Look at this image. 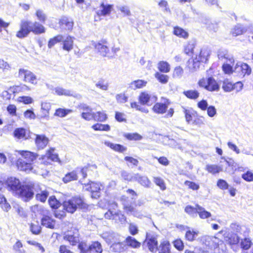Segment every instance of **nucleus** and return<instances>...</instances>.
<instances>
[{
  "mask_svg": "<svg viewBox=\"0 0 253 253\" xmlns=\"http://www.w3.org/2000/svg\"><path fill=\"white\" fill-rule=\"evenodd\" d=\"M146 242L149 250L152 253H155L158 248V242L157 238L151 237L147 239Z\"/></svg>",
  "mask_w": 253,
  "mask_h": 253,
  "instance_id": "dca6fc26",
  "label": "nucleus"
},
{
  "mask_svg": "<svg viewBox=\"0 0 253 253\" xmlns=\"http://www.w3.org/2000/svg\"><path fill=\"white\" fill-rule=\"evenodd\" d=\"M63 207L70 213H74L77 209L87 210L88 204L80 196H74L71 199L64 201L62 204Z\"/></svg>",
  "mask_w": 253,
  "mask_h": 253,
  "instance_id": "20e7f679",
  "label": "nucleus"
},
{
  "mask_svg": "<svg viewBox=\"0 0 253 253\" xmlns=\"http://www.w3.org/2000/svg\"><path fill=\"white\" fill-rule=\"evenodd\" d=\"M218 57L219 59H226L228 60L230 63L234 62V59L228 54L226 50H220L218 52Z\"/></svg>",
  "mask_w": 253,
  "mask_h": 253,
  "instance_id": "4c0bfd02",
  "label": "nucleus"
},
{
  "mask_svg": "<svg viewBox=\"0 0 253 253\" xmlns=\"http://www.w3.org/2000/svg\"><path fill=\"white\" fill-rule=\"evenodd\" d=\"M41 224L42 226L49 229H54L55 226L56 221L51 216L44 215L41 220Z\"/></svg>",
  "mask_w": 253,
  "mask_h": 253,
  "instance_id": "2eb2a0df",
  "label": "nucleus"
},
{
  "mask_svg": "<svg viewBox=\"0 0 253 253\" xmlns=\"http://www.w3.org/2000/svg\"><path fill=\"white\" fill-rule=\"evenodd\" d=\"M153 181L155 184L157 186H159L161 190L164 191L167 189L165 182L161 177L158 176L154 177Z\"/></svg>",
  "mask_w": 253,
  "mask_h": 253,
  "instance_id": "e433bc0d",
  "label": "nucleus"
},
{
  "mask_svg": "<svg viewBox=\"0 0 253 253\" xmlns=\"http://www.w3.org/2000/svg\"><path fill=\"white\" fill-rule=\"evenodd\" d=\"M198 231L188 228L185 234V239L189 242H193L195 240L196 237L198 235Z\"/></svg>",
  "mask_w": 253,
  "mask_h": 253,
  "instance_id": "bb28decb",
  "label": "nucleus"
},
{
  "mask_svg": "<svg viewBox=\"0 0 253 253\" xmlns=\"http://www.w3.org/2000/svg\"><path fill=\"white\" fill-rule=\"evenodd\" d=\"M63 42V49L68 51L72 49L73 47V40L70 36H68L62 41Z\"/></svg>",
  "mask_w": 253,
  "mask_h": 253,
  "instance_id": "cd10ccee",
  "label": "nucleus"
},
{
  "mask_svg": "<svg viewBox=\"0 0 253 253\" xmlns=\"http://www.w3.org/2000/svg\"><path fill=\"white\" fill-rule=\"evenodd\" d=\"M123 209L127 214L135 215L137 211L135 207L130 204L125 205L123 206Z\"/></svg>",
  "mask_w": 253,
  "mask_h": 253,
  "instance_id": "de8ad7c7",
  "label": "nucleus"
},
{
  "mask_svg": "<svg viewBox=\"0 0 253 253\" xmlns=\"http://www.w3.org/2000/svg\"><path fill=\"white\" fill-rule=\"evenodd\" d=\"M95 50L102 56H107L109 52V49L107 46L106 41H101L94 45Z\"/></svg>",
  "mask_w": 253,
  "mask_h": 253,
  "instance_id": "f8f14e48",
  "label": "nucleus"
},
{
  "mask_svg": "<svg viewBox=\"0 0 253 253\" xmlns=\"http://www.w3.org/2000/svg\"><path fill=\"white\" fill-rule=\"evenodd\" d=\"M34 193V184H25L22 185L16 196L27 202L33 198Z\"/></svg>",
  "mask_w": 253,
  "mask_h": 253,
  "instance_id": "423d86ee",
  "label": "nucleus"
},
{
  "mask_svg": "<svg viewBox=\"0 0 253 253\" xmlns=\"http://www.w3.org/2000/svg\"><path fill=\"white\" fill-rule=\"evenodd\" d=\"M242 70L240 76H245L246 74L250 75L251 73V68L246 63H243L241 65Z\"/></svg>",
  "mask_w": 253,
  "mask_h": 253,
  "instance_id": "680f3d73",
  "label": "nucleus"
},
{
  "mask_svg": "<svg viewBox=\"0 0 253 253\" xmlns=\"http://www.w3.org/2000/svg\"><path fill=\"white\" fill-rule=\"evenodd\" d=\"M101 9H99L96 11L98 15H106L109 14L111 11L112 6L111 5H105L102 3L100 6Z\"/></svg>",
  "mask_w": 253,
  "mask_h": 253,
  "instance_id": "7c9ffc66",
  "label": "nucleus"
},
{
  "mask_svg": "<svg viewBox=\"0 0 253 253\" xmlns=\"http://www.w3.org/2000/svg\"><path fill=\"white\" fill-rule=\"evenodd\" d=\"M147 82L142 80H138L131 82L129 84V87L132 89L142 88L146 86Z\"/></svg>",
  "mask_w": 253,
  "mask_h": 253,
  "instance_id": "72a5a7b5",
  "label": "nucleus"
},
{
  "mask_svg": "<svg viewBox=\"0 0 253 253\" xmlns=\"http://www.w3.org/2000/svg\"><path fill=\"white\" fill-rule=\"evenodd\" d=\"M183 94L188 98L196 99L199 96V93L197 90H189L184 91Z\"/></svg>",
  "mask_w": 253,
  "mask_h": 253,
  "instance_id": "a18cd8bd",
  "label": "nucleus"
},
{
  "mask_svg": "<svg viewBox=\"0 0 253 253\" xmlns=\"http://www.w3.org/2000/svg\"><path fill=\"white\" fill-rule=\"evenodd\" d=\"M72 232V234L68 232L64 236L63 239L68 242L72 246H75L79 244L80 234L78 229L72 227L70 232Z\"/></svg>",
  "mask_w": 253,
  "mask_h": 253,
  "instance_id": "6e6552de",
  "label": "nucleus"
},
{
  "mask_svg": "<svg viewBox=\"0 0 253 253\" xmlns=\"http://www.w3.org/2000/svg\"><path fill=\"white\" fill-rule=\"evenodd\" d=\"M23 247V244L20 240H17L13 246V250L17 253H25L24 250H21V248Z\"/></svg>",
  "mask_w": 253,
  "mask_h": 253,
  "instance_id": "0e129e2a",
  "label": "nucleus"
},
{
  "mask_svg": "<svg viewBox=\"0 0 253 253\" xmlns=\"http://www.w3.org/2000/svg\"><path fill=\"white\" fill-rule=\"evenodd\" d=\"M155 77L162 84H166L168 82L169 76L168 75L157 72L155 74Z\"/></svg>",
  "mask_w": 253,
  "mask_h": 253,
  "instance_id": "603ef678",
  "label": "nucleus"
},
{
  "mask_svg": "<svg viewBox=\"0 0 253 253\" xmlns=\"http://www.w3.org/2000/svg\"><path fill=\"white\" fill-rule=\"evenodd\" d=\"M133 180L137 181L141 185L145 188H149L151 184V182L147 176L141 175L138 173L134 174L133 177Z\"/></svg>",
  "mask_w": 253,
  "mask_h": 253,
  "instance_id": "ddd939ff",
  "label": "nucleus"
},
{
  "mask_svg": "<svg viewBox=\"0 0 253 253\" xmlns=\"http://www.w3.org/2000/svg\"><path fill=\"white\" fill-rule=\"evenodd\" d=\"M92 127L95 130H104L108 131L110 129V127L108 125H103L101 124H96L93 125Z\"/></svg>",
  "mask_w": 253,
  "mask_h": 253,
  "instance_id": "bf43d9fd",
  "label": "nucleus"
},
{
  "mask_svg": "<svg viewBox=\"0 0 253 253\" xmlns=\"http://www.w3.org/2000/svg\"><path fill=\"white\" fill-rule=\"evenodd\" d=\"M22 185L19 180L15 178H11L7 181L8 190L13 192L15 195H17Z\"/></svg>",
  "mask_w": 253,
  "mask_h": 253,
  "instance_id": "9b49d317",
  "label": "nucleus"
},
{
  "mask_svg": "<svg viewBox=\"0 0 253 253\" xmlns=\"http://www.w3.org/2000/svg\"><path fill=\"white\" fill-rule=\"evenodd\" d=\"M30 228L33 234L38 235L41 232V227L37 221L31 223Z\"/></svg>",
  "mask_w": 253,
  "mask_h": 253,
  "instance_id": "58836bf2",
  "label": "nucleus"
},
{
  "mask_svg": "<svg viewBox=\"0 0 253 253\" xmlns=\"http://www.w3.org/2000/svg\"><path fill=\"white\" fill-rule=\"evenodd\" d=\"M252 242L249 238H245L241 239L240 242L241 248L244 250H249L252 246Z\"/></svg>",
  "mask_w": 253,
  "mask_h": 253,
  "instance_id": "a19ab883",
  "label": "nucleus"
},
{
  "mask_svg": "<svg viewBox=\"0 0 253 253\" xmlns=\"http://www.w3.org/2000/svg\"><path fill=\"white\" fill-rule=\"evenodd\" d=\"M111 250L116 253H123L126 251V248L122 242H115L110 247Z\"/></svg>",
  "mask_w": 253,
  "mask_h": 253,
  "instance_id": "4be33fe9",
  "label": "nucleus"
},
{
  "mask_svg": "<svg viewBox=\"0 0 253 253\" xmlns=\"http://www.w3.org/2000/svg\"><path fill=\"white\" fill-rule=\"evenodd\" d=\"M59 24L62 29L71 30L73 28L74 22L71 18L63 16L60 18Z\"/></svg>",
  "mask_w": 253,
  "mask_h": 253,
  "instance_id": "4468645a",
  "label": "nucleus"
},
{
  "mask_svg": "<svg viewBox=\"0 0 253 253\" xmlns=\"http://www.w3.org/2000/svg\"><path fill=\"white\" fill-rule=\"evenodd\" d=\"M55 91L59 95H64L66 96H70L71 95V91L69 90L65 89L62 87H57L55 88Z\"/></svg>",
  "mask_w": 253,
  "mask_h": 253,
  "instance_id": "338daca9",
  "label": "nucleus"
},
{
  "mask_svg": "<svg viewBox=\"0 0 253 253\" xmlns=\"http://www.w3.org/2000/svg\"><path fill=\"white\" fill-rule=\"evenodd\" d=\"M85 190L90 193L91 197L93 199H98L100 197L102 185L100 182L89 181L84 184Z\"/></svg>",
  "mask_w": 253,
  "mask_h": 253,
  "instance_id": "0eeeda50",
  "label": "nucleus"
},
{
  "mask_svg": "<svg viewBox=\"0 0 253 253\" xmlns=\"http://www.w3.org/2000/svg\"><path fill=\"white\" fill-rule=\"evenodd\" d=\"M219 89V85L216 81L212 78L208 79L207 90L210 91H218Z\"/></svg>",
  "mask_w": 253,
  "mask_h": 253,
  "instance_id": "412c9836",
  "label": "nucleus"
},
{
  "mask_svg": "<svg viewBox=\"0 0 253 253\" xmlns=\"http://www.w3.org/2000/svg\"><path fill=\"white\" fill-rule=\"evenodd\" d=\"M201 62L197 58L190 59L188 61L187 66L191 72L196 71L200 67Z\"/></svg>",
  "mask_w": 253,
  "mask_h": 253,
  "instance_id": "aec40b11",
  "label": "nucleus"
},
{
  "mask_svg": "<svg viewBox=\"0 0 253 253\" xmlns=\"http://www.w3.org/2000/svg\"><path fill=\"white\" fill-rule=\"evenodd\" d=\"M247 31V28L241 24H237L232 30L233 36H237L244 34Z\"/></svg>",
  "mask_w": 253,
  "mask_h": 253,
  "instance_id": "a878e982",
  "label": "nucleus"
},
{
  "mask_svg": "<svg viewBox=\"0 0 253 253\" xmlns=\"http://www.w3.org/2000/svg\"><path fill=\"white\" fill-rule=\"evenodd\" d=\"M198 209L197 213L198 214L200 218L202 219H206L210 217L211 216V214L209 211H206L204 208L200 206H197Z\"/></svg>",
  "mask_w": 253,
  "mask_h": 253,
  "instance_id": "c85d7f7f",
  "label": "nucleus"
},
{
  "mask_svg": "<svg viewBox=\"0 0 253 253\" xmlns=\"http://www.w3.org/2000/svg\"><path fill=\"white\" fill-rule=\"evenodd\" d=\"M125 242L127 246L133 249L139 248L141 245L140 242L130 236L126 237Z\"/></svg>",
  "mask_w": 253,
  "mask_h": 253,
  "instance_id": "a211bd4d",
  "label": "nucleus"
},
{
  "mask_svg": "<svg viewBox=\"0 0 253 253\" xmlns=\"http://www.w3.org/2000/svg\"><path fill=\"white\" fill-rule=\"evenodd\" d=\"M59 253H74L70 249V247L66 245H61L59 248Z\"/></svg>",
  "mask_w": 253,
  "mask_h": 253,
  "instance_id": "774afa93",
  "label": "nucleus"
},
{
  "mask_svg": "<svg viewBox=\"0 0 253 253\" xmlns=\"http://www.w3.org/2000/svg\"><path fill=\"white\" fill-rule=\"evenodd\" d=\"M78 248L80 253H102L103 251L102 245L98 241H93L89 246L86 242L81 241Z\"/></svg>",
  "mask_w": 253,
  "mask_h": 253,
  "instance_id": "39448f33",
  "label": "nucleus"
},
{
  "mask_svg": "<svg viewBox=\"0 0 253 253\" xmlns=\"http://www.w3.org/2000/svg\"><path fill=\"white\" fill-rule=\"evenodd\" d=\"M67 211L63 208L61 210H56L54 211V216L58 219H63L66 216Z\"/></svg>",
  "mask_w": 253,
  "mask_h": 253,
  "instance_id": "5fc2aeb1",
  "label": "nucleus"
},
{
  "mask_svg": "<svg viewBox=\"0 0 253 253\" xmlns=\"http://www.w3.org/2000/svg\"><path fill=\"white\" fill-rule=\"evenodd\" d=\"M48 203L50 207L52 210H57L62 205L59 200H58L56 197L54 195L51 196L49 197L48 200Z\"/></svg>",
  "mask_w": 253,
  "mask_h": 253,
  "instance_id": "5701e85b",
  "label": "nucleus"
},
{
  "mask_svg": "<svg viewBox=\"0 0 253 253\" xmlns=\"http://www.w3.org/2000/svg\"><path fill=\"white\" fill-rule=\"evenodd\" d=\"M195 47V44L193 42H189L186 45L184 46V52L187 55H189L190 53H193L194 48Z\"/></svg>",
  "mask_w": 253,
  "mask_h": 253,
  "instance_id": "69168bd1",
  "label": "nucleus"
},
{
  "mask_svg": "<svg viewBox=\"0 0 253 253\" xmlns=\"http://www.w3.org/2000/svg\"><path fill=\"white\" fill-rule=\"evenodd\" d=\"M168 108V106L165 103H157L153 107V110L155 112L163 114Z\"/></svg>",
  "mask_w": 253,
  "mask_h": 253,
  "instance_id": "f704fd0d",
  "label": "nucleus"
},
{
  "mask_svg": "<svg viewBox=\"0 0 253 253\" xmlns=\"http://www.w3.org/2000/svg\"><path fill=\"white\" fill-rule=\"evenodd\" d=\"M18 77L23 78L25 82H29L34 84H37V77L31 71L22 68L20 69L18 72Z\"/></svg>",
  "mask_w": 253,
  "mask_h": 253,
  "instance_id": "1a4fd4ad",
  "label": "nucleus"
},
{
  "mask_svg": "<svg viewBox=\"0 0 253 253\" xmlns=\"http://www.w3.org/2000/svg\"><path fill=\"white\" fill-rule=\"evenodd\" d=\"M54 148L50 147L46 152V156H47L51 162H56L60 163V160L58 157V155L56 153H54Z\"/></svg>",
  "mask_w": 253,
  "mask_h": 253,
  "instance_id": "b1692460",
  "label": "nucleus"
},
{
  "mask_svg": "<svg viewBox=\"0 0 253 253\" xmlns=\"http://www.w3.org/2000/svg\"><path fill=\"white\" fill-rule=\"evenodd\" d=\"M173 34L177 37L184 39H187L189 36V34L187 32L179 27L174 28Z\"/></svg>",
  "mask_w": 253,
  "mask_h": 253,
  "instance_id": "473e14b6",
  "label": "nucleus"
},
{
  "mask_svg": "<svg viewBox=\"0 0 253 253\" xmlns=\"http://www.w3.org/2000/svg\"><path fill=\"white\" fill-rule=\"evenodd\" d=\"M157 100V97L153 94H149L147 92H141L139 97V100L141 104L150 106Z\"/></svg>",
  "mask_w": 253,
  "mask_h": 253,
  "instance_id": "9d476101",
  "label": "nucleus"
},
{
  "mask_svg": "<svg viewBox=\"0 0 253 253\" xmlns=\"http://www.w3.org/2000/svg\"><path fill=\"white\" fill-rule=\"evenodd\" d=\"M78 173L76 170H72L67 172L62 178V181L64 183H68L71 181H76L78 179Z\"/></svg>",
  "mask_w": 253,
  "mask_h": 253,
  "instance_id": "f3484780",
  "label": "nucleus"
},
{
  "mask_svg": "<svg viewBox=\"0 0 253 253\" xmlns=\"http://www.w3.org/2000/svg\"><path fill=\"white\" fill-rule=\"evenodd\" d=\"M63 40V36L61 35H58L56 37H54L52 39H50L48 43V47L51 48L56 43L62 42Z\"/></svg>",
  "mask_w": 253,
  "mask_h": 253,
  "instance_id": "c03bdc74",
  "label": "nucleus"
},
{
  "mask_svg": "<svg viewBox=\"0 0 253 253\" xmlns=\"http://www.w3.org/2000/svg\"><path fill=\"white\" fill-rule=\"evenodd\" d=\"M93 120L99 122H103L107 119L106 115L104 112H97L94 114Z\"/></svg>",
  "mask_w": 253,
  "mask_h": 253,
  "instance_id": "6e6d98bb",
  "label": "nucleus"
},
{
  "mask_svg": "<svg viewBox=\"0 0 253 253\" xmlns=\"http://www.w3.org/2000/svg\"><path fill=\"white\" fill-rule=\"evenodd\" d=\"M107 146L115 151L123 153L126 151V148L118 143H107Z\"/></svg>",
  "mask_w": 253,
  "mask_h": 253,
  "instance_id": "ea45409f",
  "label": "nucleus"
},
{
  "mask_svg": "<svg viewBox=\"0 0 253 253\" xmlns=\"http://www.w3.org/2000/svg\"><path fill=\"white\" fill-rule=\"evenodd\" d=\"M0 207L5 211H8L10 209V205L7 202L5 197L0 194Z\"/></svg>",
  "mask_w": 253,
  "mask_h": 253,
  "instance_id": "09e8293b",
  "label": "nucleus"
},
{
  "mask_svg": "<svg viewBox=\"0 0 253 253\" xmlns=\"http://www.w3.org/2000/svg\"><path fill=\"white\" fill-rule=\"evenodd\" d=\"M118 204L113 202L109 204L107 211L104 214L105 219L111 220L115 223H124L126 221V217L121 211L118 209Z\"/></svg>",
  "mask_w": 253,
  "mask_h": 253,
  "instance_id": "7ed1b4c3",
  "label": "nucleus"
},
{
  "mask_svg": "<svg viewBox=\"0 0 253 253\" xmlns=\"http://www.w3.org/2000/svg\"><path fill=\"white\" fill-rule=\"evenodd\" d=\"M242 178L247 182L253 181V172L250 170H248L242 175Z\"/></svg>",
  "mask_w": 253,
  "mask_h": 253,
  "instance_id": "e2e57ef3",
  "label": "nucleus"
},
{
  "mask_svg": "<svg viewBox=\"0 0 253 253\" xmlns=\"http://www.w3.org/2000/svg\"><path fill=\"white\" fill-rule=\"evenodd\" d=\"M16 152L21 156V157L16 158L14 160L12 159L11 162L17 169L26 173L33 171L34 169L33 162L37 159L38 155L27 150H18Z\"/></svg>",
  "mask_w": 253,
  "mask_h": 253,
  "instance_id": "f257e3e1",
  "label": "nucleus"
},
{
  "mask_svg": "<svg viewBox=\"0 0 253 253\" xmlns=\"http://www.w3.org/2000/svg\"><path fill=\"white\" fill-rule=\"evenodd\" d=\"M184 184L188 186L189 189L194 191L198 190L200 188V186L198 183L191 181L186 180L184 182Z\"/></svg>",
  "mask_w": 253,
  "mask_h": 253,
  "instance_id": "052dcab7",
  "label": "nucleus"
},
{
  "mask_svg": "<svg viewBox=\"0 0 253 253\" xmlns=\"http://www.w3.org/2000/svg\"><path fill=\"white\" fill-rule=\"evenodd\" d=\"M222 88L226 92H230L234 89L233 84L227 79L223 82Z\"/></svg>",
  "mask_w": 253,
  "mask_h": 253,
  "instance_id": "8fccbe9b",
  "label": "nucleus"
},
{
  "mask_svg": "<svg viewBox=\"0 0 253 253\" xmlns=\"http://www.w3.org/2000/svg\"><path fill=\"white\" fill-rule=\"evenodd\" d=\"M158 68L160 72L163 73H168L170 69V65L167 62L164 61L158 63Z\"/></svg>",
  "mask_w": 253,
  "mask_h": 253,
  "instance_id": "c9c22d12",
  "label": "nucleus"
},
{
  "mask_svg": "<svg viewBox=\"0 0 253 253\" xmlns=\"http://www.w3.org/2000/svg\"><path fill=\"white\" fill-rule=\"evenodd\" d=\"M30 89L29 87L25 84L22 85L13 86L10 87L9 88V91L12 92L13 94L18 93L24 90H29Z\"/></svg>",
  "mask_w": 253,
  "mask_h": 253,
  "instance_id": "37998d69",
  "label": "nucleus"
},
{
  "mask_svg": "<svg viewBox=\"0 0 253 253\" xmlns=\"http://www.w3.org/2000/svg\"><path fill=\"white\" fill-rule=\"evenodd\" d=\"M125 136L129 140H140L142 138V136L137 133L125 134Z\"/></svg>",
  "mask_w": 253,
  "mask_h": 253,
  "instance_id": "13d9d810",
  "label": "nucleus"
},
{
  "mask_svg": "<svg viewBox=\"0 0 253 253\" xmlns=\"http://www.w3.org/2000/svg\"><path fill=\"white\" fill-rule=\"evenodd\" d=\"M72 112L71 110L59 108L56 110L54 115L60 117H64Z\"/></svg>",
  "mask_w": 253,
  "mask_h": 253,
  "instance_id": "4d7b16f0",
  "label": "nucleus"
},
{
  "mask_svg": "<svg viewBox=\"0 0 253 253\" xmlns=\"http://www.w3.org/2000/svg\"><path fill=\"white\" fill-rule=\"evenodd\" d=\"M217 186L222 190H225L229 188V184L224 179H219L217 181Z\"/></svg>",
  "mask_w": 253,
  "mask_h": 253,
  "instance_id": "864d4df0",
  "label": "nucleus"
},
{
  "mask_svg": "<svg viewBox=\"0 0 253 253\" xmlns=\"http://www.w3.org/2000/svg\"><path fill=\"white\" fill-rule=\"evenodd\" d=\"M210 55V51L207 47L201 49L200 53L197 58L201 62L206 63Z\"/></svg>",
  "mask_w": 253,
  "mask_h": 253,
  "instance_id": "6ab92c4d",
  "label": "nucleus"
},
{
  "mask_svg": "<svg viewBox=\"0 0 253 253\" xmlns=\"http://www.w3.org/2000/svg\"><path fill=\"white\" fill-rule=\"evenodd\" d=\"M205 169L209 172L212 174H217L223 170L221 166L216 165H207Z\"/></svg>",
  "mask_w": 253,
  "mask_h": 253,
  "instance_id": "393cba45",
  "label": "nucleus"
},
{
  "mask_svg": "<svg viewBox=\"0 0 253 253\" xmlns=\"http://www.w3.org/2000/svg\"><path fill=\"white\" fill-rule=\"evenodd\" d=\"M26 130L25 128L21 127L16 128L14 130L13 133L14 136L15 137H17L19 139L23 138H25V139H26Z\"/></svg>",
  "mask_w": 253,
  "mask_h": 253,
  "instance_id": "79ce46f5",
  "label": "nucleus"
},
{
  "mask_svg": "<svg viewBox=\"0 0 253 253\" xmlns=\"http://www.w3.org/2000/svg\"><path fill=\"white\" fill-rule=\"evenodd\" d=\"M197 206H199V205L196 204L195 207L190 205H188L185 208V212L189 215H194V214L197 213Z\"/></svg>",
  "mask_w": 253,
  "mask_h": 253,
  "instance_id": "3c124183",
  "label": "nucleus"
},
{
  "mask_svg": "<svg viewBox=\"0 0 253 253\" xmlns=\"http://www.w3.org/2000/svg\"><path fill=\"white\" fill-rule=\"evenodd\" d=\"M20 27V30L17 32L16 36L21 39L27 37L31 32L36 35L45 33L44 26L38 22H32L22 20Z\"/></svg>",
  "mask_w": 253,
  "mask_h": 253,
  "instance_id": "f03ea898",
  "label": "nucleus"
},
{
  "mask_svg": "<svg viewBox=\"0 0 253 253\" xmlns=\"http://www.w3.org/2000/svg\"><path fill=\"white\" fill-rule=\"evenodd\" d=\"M172 244L174 247L178 251H182L184 248V245L183 241L180 239L177 238L172 241Z\"/></svg>",
  "mask_w": 253,
  "mask_h": 253,
  "instance_id": "49530a36",
  "label": "nucleus"
},
{
  "mask_svg": "<svg viewBox=\"0 0 253 253\" xmlns=\"http://www.w3.org/2000/svg\"><path fill=\"white\" fill-rule=\"evenodd\" d=\"M33 166L34 167L33 172L43 173L47 171V166L39 160L36 165Z\"/></svg>",
  "mask_w": 253,
  "mask_h": 253,
  "instance_id": "c756f323",
  "label": "nucleus"
},
{
  "mask_svg": "<svg viewBox=\"0 0 253 253\" xmlns=\"http://www.w3.org/2000/svg\"><path fill=\"white\" fill-rule=\"evenodd\" d=\"M49 195V192L46 190H43L37 193L35 195L36 199L42 203H45Z\"/></svg>",
  "mask_w": 253,
  "mask_h": 253,
  "instance_id": "2f4dec72",
  "label": "nucleus"
}]
</instances>
